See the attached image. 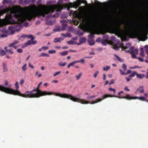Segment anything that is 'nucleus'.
Listing matches in <instances>:
<instances>
[{
  "label": "nucleus",
  "instance_id": "1",
  "mask_svg": "<svg viewBox=\"0 0 148 148\" xmlns=\"http://www.w3.org/2000/svg\"><path fill=\"white\" fill-rule=\"evenodd\" d=\"M39 86L38 85L36 89H34L30 91H27L24 94H21L18 91L13 90L10 88H4L7 90L6 92L7 93L15 95H18L20 96L25 98H38L41 96L46 95H50L53 94L51 92L38 90Z\"/></svg>",
  "mask_w": 148,
  "mask_h": 148
},
{
  "label": "nucleus",
  "instance_id": "50",
  "mask_svg": "<svg viewBox=\"0 0 148 148\" xmlns=\"http://www.w3.org/2000/svg\"><path fill=\"white\" fill-rule=\"evenodd\" d=\"M42 49L44 50H47V49H49V47H46V46H44V47H42Z\"/></svg>",
  "mask_w": 148,
  "mask_h": 148
},
{
  "label": "nucleus",
  "instance_id": "13",
  "mask_svg": "<svg viewBox=\"0 0 148 148\" xmlns=\"http://www.w3.org/2000/svg\"><path fill=\"white\" fill-rule=\"evenodd\" d=\"M63 38H54L53 42L54 43H56L58 42H60L61 40H63Z\"/></svg>",
  "mask_w": 148,
  "mask_h": 148
},
{
  "label": "nucleus",
  "instance_id": "2",
  "mask_svg": "<svg viewBox=\"0 0 148 148\" xmlns=\"http://www.w3.org/2000/svg\"><path fill=\"white\" fill-rule=\"evenodd\" d=\"M53 2L49 1L47 3L48 5L42 6L40 12L42 14H51L53 13L55 11L60 12L61 10L65 7V5L62 4V1L59 0L57 4L52 5V3Z\"/></svg>",
  "mask_w": 148,
  "mask_h": 148
},
{
  "label": "nucleus",
  "instance_id": "64",
  "mask_svg": "<svg viewBox=\"0 0 148 148\" xmlns=\"http://www.w3.org/2000/svg\"><path fill=\"white\" fill-rule=\"evenodd\" d=\"M61 35L63 36H64V37L66 38L67 37L66 36V34H61Z\"/></svg>",
  "mask_w": 148,
  "mask_h": 148
},
{
  "label": "nucleus",
  "instance_id": "3",
  "mask_svg": "<svg viewBox=\"0 0 148 148\" xmlns=\"http://www.w3.org/2000/svg\"><path fill=\"white\" fill-rule=\"evenodd\" d=\"M108 97H115L119 98L120 99H125L128 100H132V99H139L140 100L145 101L148 102V100L146 98L143 97H132L129 94H127L125 96L121 97L120 96H116L114 95H110L107 94L101 97V98L96 99L95 100L92 101L91 102L86 100L84 99V104H94L102 101L103 99Z\"/></svg>",
  "mask_w": 148,
  "mask_h": 148
},
{
  "label": "nucleus",
  "instance_id": "45",
  "mask_svg": "<svg viewBox=\"0 0 148 148\" xmlns=\"http://www.w3.org/2000/svg\"><path fill=\"white\" fill-rule=\"evenodd\" d=\"M109 90L110 91H112L114 92V93L115 94L116 92V90L112 88H110L109 89Z\"/></svg>",
  "mask_w": 148,
  "mask_h": 148
},
{
  "label": "nucleus",
  "instance_id": "34",
  "mask_svg": "<svg viewBox=\"0 0 148 148\" xmlns=\"http://www.w3.org/2000/svg\"><path fill=\"white\" fill-rule=\"evenodd\" d=\"M78 4L77 3H76V4H75L74 5H73L71 6V8L73 7L74 8H75V9H77V8H78Z\"/></svg>",
  "mask_w": 148,
  "mask_h": 148
},
{
  "label": "nucleus",
  "instance_id": "49",
  "mask_svg": "<svg viewBox=\"0 0 148 148\" xmlns=\"http://www.w3.org/2000/svg\"><path fill=\"white\" fill-rule=\"evenodd\" d=\"M114 80L113 79H112L110 81V82L109 84V85H110L112 84H114Z\"/></svg>",
  "mask_w": 148,
  "mask_h": 148
},
{
  "label": "nucleus",
  "instance_id": "57",
  "mask_svg": "<svg viewBox=\"0 0 148 148\" xmlns=\"http://www.w3.org/2000/svg\"><path fill=\"white\" fill-rule=\"evenodd\" d=\"M94 1H95V3L96 5H98L99 4V2L97 1L94 0Z\"/></svg>",
  "mask_w": 148,
  "mask_h": 148
},
{
  "label": "nucleus",
  "instance_id": "29",
  "mask_svg": "<svg viewBox=\"0 0 148 148\" xmlns=\"http://www.w3.org/2000/svg\"><path fill=\"white\" fill-rule=\"evenodd\" d=\"M82 75V73H79L78 75L76 76V77L77 78V80H78L79 79Z\"/></svg>",
  "mask_w": 148,
  "mask_h": 148
},
{
  "label": "nucleus",
  "instance_id": "55",
  "mask_svg": "<svg viewBox=\"0 0 148 148\" xmlns=\"http://www.w3.org/2000/svg\"><path fill=\"white\" fill-rule=\"evenodd\" d=\"M37 43V42L36 40L33 41V40H32V45H35V44H36Z\"/></svg>",
  "mask_w": 148,
  "mask_h": 148
},
{
  "label": "nucleus",
  "instance_id": "23",
  "mask_svg": "<svg viewBox=\"0 0 148 148\" xmlns=\"http://www.w3.org/2000/svg\"><path fill=\"white\" fill-rule=\"evenodd\" d=\"M137 72L136 71H133L132 74L129 76V77L130 78L131 77H134V76L136 75Z\"/></svg>",
  "mask_w": 148,
  "mask_h": 148
},
{
  "label": "nucleus",
  "instance_id": "30",
  "mask_svg": "<svg viewBox=\"0 0 148 148\" xmlns=\"http://www.w3.org/2000/svg\"><path fill=\"white\" fill-rule=\"evenodd\" d=\"M22 70L23 71H25L27 69V64H25L22 68Z\"/></svg>",
  "mask_w": 148,
  "mask_h": 148
},
{
  "label": "nucleus",
  "instance_id": "10",
  "mask_svg": "<svg viewBox=\"0 0 148 148\" xmlns=\"http://www.w3.org/2000/svg\"><path fill=\"white\" fill-rule=\"evenodd\" d=\"M138 92L140 93H144V86H140L137 89L136 91L135 92V93L136 94Z\"/></svg>",
  "mask_w": 148,
  "mask_h": 148
},
{
  "label": "nucleus",
  "instance_id": "17",
  "mask_svg": "<svg viewBox=\"0 0 148 148\" xmlns=\"http://www.w3.org/2000/svg\"><path fill=\"white\" fill-rule=\"evenodd\" d=\"M89 44L90 45H92L95 44V42L94 40L92 39H88V40Z\"/></svg>",
  "mask_w": 148,
  "mask_h": 148
},
{
  "label": "nucleus",
  "instance_id": "11",
  "mask_svg": "<svg viewBox=\"0 0 148 148\" xmlns=\"http://www.w3.org/2000/svg\"><path fill=\"white\" fill-rule=\"evenodd\" d=\"M60 22L62 24V27L61 28L62 30H64L66 27V23L67 21L64 19H63L60 21Z\"/></svg>",
  "mask_w": 148,
  "mask_h": 148
},
{
  "label": "nucleus",
  "instance_id": "19",
  "mask_svg": "<svg viewBox=\"0 0 148 148\" xmlns=\"http://www.w3.org/2000/svg\"><path fill=\"white\" fill-rule=\"evenodd\" d=\"M68 51H65L60 53V54L62 56H63L67 55L68 54Z\"/></svg>",
  "mask_w": 148,
  "mask_h": 148
},
{
  "label": "nucleus",
  "instance_id": "25",
  "mask_svg": "<svg viewBox=\"0 0 148 148\" xmlns=\"http://www.w3.org/2000/svg\"><path fill=\"white\" fill-rule=\"evenodd\" d=\"M32 40H29L27 42L25 43V47L28 46L29 45H31L32 44Z\"/></svg>",
  "mask_w": 148,
  "mask_h": 148
},
{
  "label": "nucleus",
  "instance_id": "32",
  "mask_svg": "<svg viewBox=\"0 0 148 148\" xmlns=\"http://www.w3.org/2000/svg\"><path fill=\"white\" fill-rule=\"evenodd\" d=\"M97 96V95H93L89 96L87 97V99H92L95 98Z\"/></svg>",
  "mask_w": 148,
  "mask_h": 148
},
{
  "label": "nucleus",
  "instance_id": "51",
  "mask_svg": "<svg viewBox=\"0 0 148 148\" xmlns=\"http://www.w3.org/2000/svg\"><path fill=\"white\" fill-rule=\"evenodd\" d=\"M17 52L19 53H20L23 52V50L21 49H18L17 50Z\"/></svg>",
  "mask_w": 148,
  "mask_h": 148
},
{
  "label": "nucleus",
  "instance_id": "16",
  "mask_svg": "<svg viewBox=\"0 0 148 148\" xmlns=\"http://www.w3.org/2000/svg\"><path fill=\"white\" fill-rule=\"evenodd\" d=\"M18 42V41L15 40L13 42L10 43L8 45L9 47H12L17 44Z\"/></svg>",
  "mask_w": 148,
  "mask_h": 148
},
{
  "label": "nucleus",
  "instance_id": "42",
  "mask_svg": "<svg viewBox=\"0 0 148 148\" xmlns=\"http://www.w3.org/2000/svg\"><path fill=\"white\" fill-rule=\"evenodd\" d=\"M6 51H8L9 53L10 54H13L14 53L11 50V49H6Z\"/></svg>",
  "mask_w": 148,
  "mask_h": 148
},
{
  "label": "nucleus",
  "instance_id": "38",
  "mask_svg": "<svg viewBox=\"0 0 148 148\" xmlns=\"http://www.w3.org/2000/svg\"><path fill=\"white\" fill-rule=\"evenodd\" d=\"M119 71L121 72V74L122 75H126L127 74V73H125L124 71H123L121 69H120Z\"/></svg>",
  "mask_w": 148,
  "mask_h": 148
},
{
  "label": "nucleus",
  "instance_id": "28",
  "mask_svg": "<svg viewBox=\"0 0 148 148\" xmlns=\"http://www.w3.org/2000/svg\"><path fill=\"white\" fill-rule=\"evenodd\" d=\"M111 66H107L106 67H103V70L104 71H107L108 69L110 68Z\"/></svg>",
  "mask_w": 148,
  "mask_h": 148
},
{
  "label": "nucleus",
  "instance_id": "63",
  "mask_svg": "<svg viewBox=\"0 0 148 148\" xmlns=\"http://www.w3.org/2000/svg\"><path fill=\"white\" fill-rule=\"evenodd\" d=\"M29 66L32 69H34V66L32 65L30 63H29Z\"/></svg>",
  "mask_w": 148,
  "mask_h": 148
},
{
  "label": "nucleus",
  "instance_id": "48",
  "mask_svg": "<svg viewBox=\"0 0 148 148\" xmlns=\"http://www.w3.org/2000/svg\"><path fill=\"white\" fill-rule=\"evenodd\" d=\"M113 49H115V50H118L119 49V47L117 46H114Z\"/></svg>",
  "mask_w": 148,
  "mask_h": 148
},
{
  "label": "nucleus",
  "instance_id": "31",
  "mask_svg": "<svg viewBox=\"0 0 148 148\" xmlns=\"http://www.w3.org/2000/svg\"><path fill=\"white\" fill-rule=\"evenodd\" d=\"M7 34L6 33H5L1 35L0 36L2 38H4L7 36Z\"/></svg>",
  "mask_w": 148,
  "mask_h": 148
},
{
  "label": "nucleus",
  "instance_id": "21",
  "mask_svg": "<svg viewBox=\"0 0 148 148\" xmlns=\"http://www.w3.org/2000/svg\"><path fill=\"white\" fill-rule=\"evenodd\" d=\"M114 56L117 58V59L119 61L121 62H123L124 61V60L123 59H121L119 58V57L117 55L114 54Z\"/></svg>",
  "mask_w": 148,
  "mask_h": 148
},
{
  "label": "nucleus",
  "instance_id": "52",
  "mask_svg": "<svg viewBox=\"0 0 148 148\" xmlns=\"http://www.w3.org/2000/svg\"><path fill=\"white\" fill-rule=\"evenodd\" d=\"M101 41H102L101 40V39L100 38H98L96 40V42H101Z\"/></svg>",
  "mask_w": 148,
  "mask_h": 148
},
{
  "label": "nucleus",
  "instance_id": "53",
  "mask_svg": "<svg viewBox=\"0 0 148 148\" xmlns=\"http://www.w3.org/2000/svg\"><path fill=\"white\" fill-rule=\"evenodd\" d=\"M137 58L138 59L139 61L140 62H143L144 61L143 59L141 58H140V57H137Z\"/></svg>",
  "mask_w": 148,
  "mask_h": 148
},
{
  "label": "nucleus",
  "instance_id": "18",
  "mask_svg": "<svg viewBox=\"0 0 148 148\" xmlns=\"http://www.w3.org/2000/svg\"><path fill=\"white\" fill-rule=\"evenodd\" d=\"M86 41V38L84 37H82L80 38L79 39V42L81 43H84Z\"/></svg>",
  "mask_w": 148,
  "mask_h": 148
},
{
  "label": "nucleus",
  "instance_id": "14",
  "mask_svg": "<svg viewBox=\"0 0 148 148\" xmlns=\"http://www.w3.org/2000/svg\"><path fill=\"white\" fill-rule=\"evenodd\" d=\"M3 64V72H4L7 71V68L6 66V64H5L4 62L2 63Z\"/></svg>",
  "mask_w": 148,
  "mask_h": 148
},
{
  "label": "nucleus",
  "instance_id": "40",
  "mask_svg": "<svg viewBox=\"0 0 148 148\" xmlns=\"http://www.w3.org/2000/svg\"><path fill=\"white\" fill-rule=\"evenodd\" d=\"M99 72L98 71H97L94 74V78H96L97 76V74L99 73Z\"/></svg>",
  "mask_w": 148,
  "mask_h": 148
},
{
  "label": "nucleus",
  "instance_id": "20",
  "mask_svg": "<svg viewBox=\"0 0 148 148\" xmlns=\"http://www.w3.org/2000/svg\"><path fill=\"white\" fill-rule=\"evenodd\" d=\"M62 30L60 27H56L53 29V31L54 32H59Z\"/></svg>",
  "mask_w": 148,
  "mask_h": 148
},
{
  "label": "nucleus",
  "instance_id": "27",
  "mask_svg": "<svg viewBox=\"0 0 148 148\" xmlns=\"http://www.w3.org/2000/svg\"><path fill=\"white\" fill-rule=\"evenodd\" d=\"M66 64V62L63 63L62 62H60L58 63V65L61 66H64Z\"/></svg>",
  "mask_w": 148,
  "mask_h": 148
},
{
  "label": "nucleus",
  "instance_id": "8",
  "mask_svg": "<svg viewBox=\"0 0 148 148\" xmlns=\"http://www.w3.org/2000/svg\"><path fill=\"white\" fill-rule=\"evenodd\" d=\"M129 53L131 54L132 57L133 59H136L137 57L136 55L138 54V51L136 49H134L133 47H131L129 50L128 51Z\"/></svg>",
  "mask_w": 148,
  "mask_h": 148
},
{
  "label": "nucleus",
  "instance_id": "33",
  "mask_svg": "<svg viewBox=\"0 0 148 148\" xmlns=\"http://www.w3.org/2000/svg\"><path fill=\"white\" fill-rule=\"evenodd\" d=\"M101 43L103 45L105 46L107 44V42L106 40L102 41Z\"/></svg>",
  "mask_w": 148,
  "mask_h": 148
},
{
  "label": "nucleus",
  "instance_id": "36",
  "mask_svg": "<svg viewBox=\"0 0 148 148\" xmlns=\"http://www.w3.org/2000/svg\"><path fill=\"white\" fill-rule=\"evenodd\" d=\"M41 56H47L48 57H49V55L47 53H41Z\"/></svg>",
  "mask_w": 148,
  "mask_h": 148
},
{
  "label": "nucleus",
  "instance_id": "12",
  "mask_svg": "<svg viewBox=\"0 0 148 148\" xmlns=\"http://www.w3.org/2000/svg\"><path fill=\"white\" fill-rule=\"evenodd\" d=\"M21 37L22 38H27L28 39L31 38V40L32 41L34 39V37L31 35H23L21 36Z\"/></svg>",
  "mask_w": 148,
  "mask_h": 148
},
{
  "label": "nucleus",
  "instance_id": "6",
  "mask_svg": "<svg viewBox=\"0 0 148 148\" xmlns=\"http://www.w3.org/2000/svg\"><path fill=\"white\" fill-rule=\"evenodd\" d=\"M128 32H136L137 33L138 37L139 38H142L143 36V34L142 32L140 31L139 29L137 27L134 26L132 28L130 29Z\"/></svg>",
  "mask_w": 148,
  "mask_h": 148
},
{
  "label": "nucleus",
  "instance_id": "56",
  "mask_svg": "<svg viewBox=\"0 0 148 148\" xmlns=\"http://www.w3.org/2000/svg\"><path fill=\"white\" fill-rule=\"evenodd\" d=\"M8 3V1L7 0H4L3 2V4H5Z\"/></svg>",
  "mask_w": 148,
  "mask_h": 148
},
{
  "label": "nucleus",
  "instance_id": "43",
  "mask_svg": "<svg viewBox=\"0 0 148 148\" xmlns=\"http://www.w3.org/2000/svg\"><path fill=\"white\" fill-rule=\"evenodd\" d=\"M67 43L69 45H71V44H73V41L72 40H71L69 41H68L67 42Z\"/></svg>",
  "mask_w": 148,
  "mask_h": 148
},
{
  "label": "nucleus",
  "instance_id": "37",
  "mask_svg": "<svg viewBox=\"0 0 148 148\" xmlns=\"http://www.w3.org/2000/svg\"><path fill=\"white\" fill-rule=\"evenodd\" d=\"M56 52V51L55 50H51L48 51V53H54Z\"/></svg>",
  "mask_w": 148,
  "mask_h": 148
},
{
  "label": "nucleus",
  "instance_id": "62",
  "mask_svg": "<svg viewBox=\"0 0 148 148\" xmlns=\"http://www.w3.org/2000/svg\"><path fill=\"white\" fill-rule=\"evenodd\" d=\"M124 89L125 90H127L128 91H130V90L128 88V87L127 86H125V87Z\"/></svg>",
  "mask_w": 148,
  "mask_h": 148
},
{
  "label": "nucleus",
  "instance_id": "61",
  "mask_svg": "<svg viewBox=\"0 0 148 148\" xmlns=\"http://www.w3.org/2000/svg\"><path fill=\"white\" fill-rule=\"evenodd\" d=\"M28 23L27 22H26L24 23L23 25L25 27H27L28 25Z\"/></svg>",
  "mask_w": 148,
  "mask_h": 148
},
{
  "label": "nucleus",
  "instance_id": "60",
  "mask_svg": "<svg viewBox=\"0 0 148 148\" xmlns=\"http://www.w3.org/2000/svg\"><path fill=\"white\" fill-rule=\"evenodd\" d=\"M79 62H81L82 63H84V59H82L80 60H79Z\"/></svg>",
  "mask_w": 148,
  "mask_h": 148
},
{
  "label": "nucleus",
  "instance_id": "41",
  "mask_svg": "<svg viewBox=\"0 0 148 148\" xmlns=\"http://www.w3.org/2000/svg\"><path fill=\"white\" fill-rule=\"evenodd\" d=\"M142 68L141 67V66H135L133 67H132L131 68V69H135V68H140V69Z\"/></svg>",
  "mask_w": 148,
  "mask_h": 148
},
{
  "label": "nucleus",
  "instance_id": "47",
  "mask_svg": "<svg viewBox=\"0 0 148 148\" xmlns=\"http://www.w3.org/2000/svg\"><path fill=\"white\" fill-rule=\"evenodd\" d=\"M140 55L142 57H144L145 56V54L144 52H140Z\"/></svg>",
  "mask_w": 148,
  "mask_h": 148
},
{
  "label": "nucleus",
  "instance_id": "26",
  "mask_svg": "<svg viewBox=\"0 0 148 148\" xmlns=\"http://www.w3.org/2000/svg\"><path fill=\"white\" fill-rule=\"evenodd\" d=\"M55 11L56 12V13L55 14H54L53 15V16H53V17L54 18H55V17L57 18V17H58L59 16V13H60L61 12H56V11Z\"/></svg>",
  "mask_w": 148,
  "mask_h": 148
},
{
  "label": "nucleus",
  "instance_id": "58",
  "mask_svg": "<svg viewBox=\"0 0 148 148\" xmlns=\"http://www.w3.org/2000/svg\"><path fill=\"white\" fill-rule=\"evenodd\" d=\"M66 36L67 37H71V34L69 33H66Z\"/></svg>",
  "mask_w": 148,
  "mask_h": 148
},
{
  "label": "nucleus",
  "instance_id": "59",
  "mask_svg": "<svg viewBox=\"0 0 148 148\" xmlns=\"http://www.w3.org/2000/svg\"><path fill=\"white\" fill-rule=\"evenodd\" d=\"M97 49L98 51H102L103 49L102 48L99 47L97 48Z\"/></svg>",
  "mask_w": 148,
  "mask_h": 148
},
{
  "label": "nucleus",
  "instance_id": "44",
  "mask_svg": "<svg viewBox=\"0 0 148 148\" xmlns=\"http://www.w3.org/2000/svg\"><path fill=\"white\" fill-rule=\"evenodd\" d=\"M61 73V71H58L55 73H54L53 75L54 77H55L58 75L60 74Z\"/></svg>",
  "mask_w": 148,
  "mask_h": 148
},
{
  "label": "nucleus",
  "instance_id": "7",
  "mask_svg": "<svg viewBox=\"0 0 148 148\" xmlns=\"http://www.w3.org/2000/svg\"><path fill=\"white\" fill-rule=\"evenodd\" d=\"M15 87L16 88V90H17V91H18L20 93V92L19 91L17 90H18V88H19V86H18V82H16V83L15 84ZM4 88H10L12 90H13L10 88L6 87H4L3 86L0 85V90H1V91L3 92H4L6 93H7V94H13L14 95H15V94H13L9 93H7V92H6V91H7V90H6ZM18 95L19 96H20L18 95Z\"/></svg>",
  "mask_w": 148,
  "mask_h": 148
},
{
  "label": "nucleus",
  "instance_id": "22",
  "mask_svg": "<svg viewBox=\"0 0 148 148\" xmlns=\"http://www.w3.org/2000/svg\"><path fill=\"white\" fill-rule=\"evenodd\" d=\"M6 55L5 51L3 50H1L0 51V55L1 56H3Z\"/></svg>",
  "mask_w": 148,
  "mask_h": 148
},
{
  "label": "nucleus",
  "instance_id": "5",
  "mask_svg": "<svg viewBox=\"0 0 148 148\" xmlns=\"http://www.w3.org/2000/svg\"><path fill=\"white\" fill-rule=\"evenodd\" d=\"M41 2V0H38L36 2L37 4L40 6V8L38 9L37 11H36L35 10H30L28 11L27 12L25 13H20L18 14H15V17L18 21L17 22L18 23L16 24V26H18L20 28L21 27V23H23L27 19L28 20V18H27L26 17L25 18H24V16H27V14L30 13L31 12H36L37 13H39L40 10L41 9L42 6L45 5H40Z\"/></svg>",
  "mask_w": 148,
  "mask_h": 148
},
{
  "label": "nucleus",
  "instance_id": "24",
  "mask_svg": "<svg viewBox=\"0 0 148 148\" xmlns=\"http://www.w3.org/2000/svg\"><path fill=\"white\" fill-rule=\"evenodd\" d=\"M89 39H92L95 37L94 34L93 33H91L88 35Z\"/></svg>",
  "mask_w": 148,
  "mask_h": 148
},
{
  "label": "nucleus",
  "instance_id": "54",
  "mask_svg": "<svg viewBox=\"0 0 148 148\" xmlns=\"http://www.w3.org/2000/svg\"><path fill=\"white\" fill-rule=\"evenodd\" d=\"M24 83V80L23 79H22L21 80L20 84L22 86V84Z\"/></svg>",
  "mask_w": 148,
  "mask_h": 148
},
{
  "label": "nucleus",
  "instance_id": "46",
  "mask_svg": "<svg viewBox=\"0 0 148 148\" xmlns=\"http://www.w3.org/2000/svg\"><path fill=\"white\" fill-rule=\"evenodd\" d=\"M30 2L29 0H25L24 3L25 4H26L29 3Z\"/></svg>",
  "mask_w": 148,
  "mask_h": 148
},
{
  "label": "nucleus",
  "instance_id": "9",
  "mask_svg": "<svg viewBox=\"0 0 148 148\" xmlns=\"http://www.w3.org/2000/svg\"><path fill=\"white\" fill-rule=\"evenodd\" d=\"M73 12L76 14V16L78 17V18L79 19V20H81L82 21L84 20V17L80 14V10H79L78 12L77 11L76 12L74 11H73Z\"/></svg>",
  "mask_w": 148,
  "mask_h": 148
},
{
  "label": "nucleus",
  "instance_id": "39",
  "mask_svg": "<svg viewBox=\"0 0 148 148\" xmlns=\"http://www.w3.org/2000/svg\"><path fill=\"white\" fill-rule=\"evenodd\" d=\"M84 32V31L82 32H78V34L80 36H82L83 35Z\"/></svg>",
  "mask_w": 148,
  "mask_h": 148
},
{
  "label": "nucleus",
  "instance_id": "15",
  "mask_svg": "<svg viewBox=\"0 0 148 148\" xmlns=\"http://www.w3.org/2000/svg\"><path fill=\"white\" fill-rule=\"evenodd\" d=\"M145 76L144 74H138L137 73L136 75L137 77L140 79H143Z\"/></svg>",
  "mask_w": 148,
  "mask_h": 148
},
{
  "label": "nucleus",
  "instance_id": "4",
  "mask_svg": "<svg viewBox=\"0 0 148 148\" xmlns=\"http://www.w3.org/2000/svg\"><path fill=\"white\" fill-rule=\"evenodd\" d=\"M40 10L39 13H37L36 12H31L27 15V16H24V18H28V20L31 21L32 19L33 18H34L36 16H41L43 17L45 16L46 15H48L46 18V23L47 25H52L55 23L56 19L53 16H51V14H51H42L40 12V10Z\"/></svg>",
  "mask_w": 148,
  "mask_h": 148
},
{
  "label": "nucleus",
  "instance_id": "35",
  "mask_svg": "<svg viewBox=\"0 0 148 148\" xmlns=\"http://www.w3.org/2000/svg\"><path fill=\"white\" fill-rule=\"evenodd\" d=\"M122 68L124 69V71H125L127 69V66L124 64H123L122 65Z\"/></svg>",
  "mask_w": 148,
  "mask_h": 148
}]
</instances>
